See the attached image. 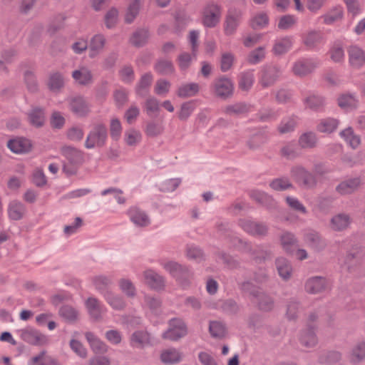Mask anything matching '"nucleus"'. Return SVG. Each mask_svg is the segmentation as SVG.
<instances>
[{
	"label": "nucleus",
	"mask_w": 365,
	"mask_h": 365,
	"mask_svg": "<svg viewBox=\"0 0 365 365\" xmlns=\"http://www.w3.org/2000/svg\"><path fill=\"white\" fill-rule=\"evenodd\" d=\"M119 17V11L114 7L110 8L106 14L104 21L107 28L111 29L114 27Z\"/></svg>",
	"instance_id": "864d4df0"
},
{
	"label": "nucleus",
	"mask_w": 365,
	"mask_h": 365,
	"mask_svg": "<svg viewBox=\"0 0 365 365\" xmlns=\"http://www.w3.org/2000/svg\"><path fill=\"white\" fill-rule=\"evenodd\" d=\"M195 102L193 101L183 103L181 105L180 109L178 113L179 119L182 120H187L195 110Z\"/></svg>",
	"instance_id": "49530a36"
},
{
	"label": "nucleus",
	"mask_w": 365,
	"mask_h": 365,
	"mask_svg": "<svg viewBox=\"0 0 365 365\" xmlns=\"http://www.w3.org/2000/svg\"><path fill=\"white\" fill-rule=\"evenodd\" d=\"M63 84L64 79L61 73L56 72L51 74L48 86L51 91H58L63 86Z\"/></svg>",
	"instance_id": "603ef678"
},
{
	"label": "nucleus",
	"mask_w": 365,
	"mask_h": 365,
	"mask_svg": "<svg viewBox=\"0 0 365 365\" xmlns=\"http://www.w3.org/2000/svg\"><path fill=\"white\" fill-rule=\"evenodd\" d=\"M107 302L115 309H122L125 307V302L122 297L114 294L110 292L104 294Z\"/></svg>",
	"instance_id": "de8ad7c7"
},
{
	"label": "nucleus",
	"mask_w": 365,
	"mask_h": 365,
	"mask_svg": "<svg viewBox=\"0 0 365 365\" xmlns=\"http://www.w3.org/2000/svg\"><path fill=\"white\" fill-rule=\"evenodd\" d=\"M350 361L358 364L365 359V341H361L354 344L349 354Z\"/></svg>",
	"instance_id": "cd10ccee"
},
{
	"label": "nucleus",
	"mask_w": 365,
	"mask_h": 365,
	"mask_svg": "<svg viewBox=\"0 0 365 365\" xmlns=\"http://www.w3.org/2000/svg\"><path fill=\"white\" fill-rule=\"evenodd\" d=\"M120 290L128 297H133L135 294V288L133 283L126 279H121L119 282Z\"/></svg>",
	"instance_id": "052dcab7"
},
{
	"label": "nucleus",
	"mask_w": 365,
	"mask_h": 365,
	"mask_svg": "<svg viewBox=\"0 0 365 365\" xmlns=\"http://www.w3.org/2000/svg\"><path fill=\"white\" fill-rule=\"evenodd\" d=\"M292 176L297 182L306 186H312L315 183L314 178L302 167L293 168Z\"/></svg>",
	"instance_id": "aec40b11"
},
{
	"label": "nucleus",
	"mask_w": 365,
	"mask_h": 365,
	"mask_svg": "<svg viewBox=\"0 0 365 365\" xmlns=\"http://www.w3.org/2000/svg\"><path fill=\"white\" fill-rule=\"evenodd\" d=\"M293 44L292 37H284L277 39L274 43L272 51L275 55H282L290 50Z\"/></svg>",
	"instance_id": "c756f323"
},
{
	"label": "nucleus",
	"mask_w": 365,
	"mask_h": 365,
	"mask_svg": "<svg viewBox=\"0 0 365 365\" xmlns=\"http://www.w3.org/2000/svg\"><path fill=\"white\" fill-rule=\"evenodd\" d=\"M319 65L315 59H300L296 61L292 66V72L295 76H304L312 72Z\"/></svg>",
	"instance_id": "0eeeda50"
},
{
	"label": "nucleus",
	"mask_w": 365,
	"mask_h": 365,
	"mask_svg": "<svg viewBox=\"0 0 365 365\" xmlns=\"http://www.w3.org/2000/svg\"><path fill=\"white\" fill-rule=\"evenodd\" d=\"M344 11L341 6H337L332 8L327 13L321 16L325 24L330 25L343 18Z\"/></svg>",
	"instance_id": "2f4dec72"
},
{
	"label": "nucleus",
	"mask_w": 365,
	"mask_h": 365,
	"mask_svg": "<svg viewBox=\"0 0 365 365\" xmlns=\"http://www.w3.org/2000/svg\"><path fill=\"white\" fill-rule=\"evenodd\" d=\"M350 223V217L346 214L340 213L331 218L330 227L334 231H341L346 229Z\"/></svg>",
	"instance_id": "a878e982"
},
{
	"label": "nucleus",
	"mask_w": 365,
	"mask_h": 365,
	"mask_svg": "<svg viewBox=\"0 0 365 365\" xmlns=\"http://www.w3.org/2000/svg\"><path fill=\"white\" fill-rule=\"evenodd\" d=\"M212 89L215 96L226 98L232 94L234 84L230 78L220 77L213 81Z\"/></svg>",
	"instance_id": "423d86ee"
},
{
	"label": "nucleus",
	"mask_w": 365,
	"mask_h": 365,
	"mask_svg": "<svg viewBox=\"0 0 365 365\" xmlns=\"http://www.w3.org/2000/svg\"><path fill=\"white\" fill-rule=\"evenodd\" d=\"M341 138L353 149H356L361 143V138L356 135L353 128H346L339 133Z\"/></svg>",
	"instance_id": "bb28decb"
},
{
	"label": "nucleus",
	"mask_w": 365,
	"mask_h": 365,
	"mask_svg": "<svg viewBox=\"0 0 365 365\" xmlns=\"http://www.w3.org/2000/svg\"><path fill=\"white\" fill-rule=\"evenodd\" d=\"M143 4V1L142 0L130 1L124 15V21L125 23L131 24L133 22L138 16Z\"/></svg>",
	"instance_id": "5701e85b"
},
{
	"label": "nucleus",
	"mask_w": 365,
	"mask_h": 365,
	"mask_svg": "<svg viewBox=\"0 0 365 365\" xmlns=\"http://www.w3.org/2000/svg\"><path fill=\"white\" fill-rule=\"evenodd\" d=\"M24 212L25 207L21 202L15 200L10 202L8 208V214L10 219L19 220L22 218Z\"/></svg>",
	"instance_id": "e433bc0d"
},
{
	"label": "nucleus",
	"mask_w": 365,
	"mask_h": 365,
	"mask_svg": "<svg viewBox=\"0 0 365 365\" xmlns=\"http://www.w3.org/2000/svg\"><path fill=\"white\" fill-rule=\"evenodd\" d=\"M151 344V337L146 331H136L130 337V344L135 348H143Z\"/></svg>",
	"instance_id": "4be33fe9"
},
{
	"label": "nucleus",
	"mask_w": 365,
	"mask_h": 365,
	"mask_svg": "<svg viewBox=\"0 0 365 365\" xmlns=\"http://www.w3.org/2000/svg\"><path fill=\"white\" fill-rule=\"evenodd\" d=\"M338 125L339 122L336 119H322L317 125V130L321 133H330L336 129Z\"/></svg>",
	"instance_id": "37998d69"
},
{
	"label": "nucleus",
	"mask_w": 365,
	"mask_h": 365,
	"mask_svg": "<svg viewBox=\"0 0 365 365\" xmlns=\"http://www.w3.org/2000/svg\"><path fill=\"white\" fill-rule=\"evenodd\" d=\"M66 123V119L63 115L59 111H54L52 113L50 123L53 128L61 129L63 127Z\"/></svg>",
	"instance_id": "13d9d810"
},
{
	"label": "nucleus",
	"mask_w": 365,
	"mask_h": 365,
	"mask_svg": "<svg viewBox=\"0 0 365 365\" xmlns=\"http://www.w3.org/2000/svg\"><path fill=\"white\" fill-rule=\"evenodd\" d=\"M339 106L345 110H351L358 106V100L351 94H343L338 99Z\"/></svg>",
	"instance_id": "79ce46f5"
},
{
	"label": "nucleus",
	"mask_w": 365,
	"mask_h": 365,
	"mask_svg": "<svg viewBox=\"0 0 365 365\" xmlns=\"http://www.w3.org/2000/svg\"><path fill=\"white\" fill-rule=\"evenodd\" d=\"M107 138L106 128L103 125H98L88 135L85 146L88 149L103 146Z\"/></svg>",
	"instance_id": "39448f33"
},
{
	"label": "nucleus",
	"mask_w": 365,
	"mask_h": 365,
	"mask_svg": "<svg viewBox=\"0 0 365 365\" xmlns=\"http://www.w3.org/2000/svg\"><path fill=\"white\" fill-rule=\"evenodd\" d=\"M276 266L279 276L284 280L289 279L292 273L291 264L284 258L280 257L276 260Z\"/></svg>",
	"instance_id": "c9c22d12"
},
{
	"label": "nucleus",
	"mask_w": 365,
	"mask_h": 365,
	"mask_svg": "<svg viewBox=\"0 0 365 365\" xmlns=\"http://www.w3.org/2000/svg\"><path fill=\"white\" fill-rule=\"evenodd\" d=\"M226 327L225 324L219 321H213L210 323L209 331L212 337L222 338L226 334Z\"/></svg>",
	"instance_id": "c03bdc74"
},
{
	"label": "nucleus",
	"mask_w": 365,
	"mask_h": 365,
	"mask_svg": "<svg viewBox=\"0 0 365 365\" xmlns=\"http://www.w3.org/2000/svg\"><path fill=\"white\" fill-rule=\"evenodd\" d=\"M144 282L154 289L163 288L164 279L153 270H146L143 273Z\"/></svg>",
	"instance_id": "393cba45"
},
{
	"label": "nucleus",
	"mask_w": 365,
	"mask_h": 365,
	"mask_svg": "<svg viewBox=\"0 0 365 365\" xmlns=\"http://www.w3.org/2000/svg\"><path fill=\"white\" fill-rule=\"evenodd\" d=\"M329 53L330 58L336 63L341 62L344 59V51L341 44L339 43L333 44Z\"/></svg>",
	"instance_id": "3c124183"
},
{
	"label": "nucleus",
	"mask_w": 365,
	"mask_h": 365,
	"mask_svg": "<svg viewBox=\"0 0 365 365\" xmlns=\"http://www.w3.org/2000/svg\"><path fill=\"white\" fill-rule=\"evenodd\" d=\"M155 69L156 72L163 75L173 73L175 71L172 61L163 59L159 60L156 63Z\"/></svg>",
	"instance_id": "8fccbe9b"
},
{
	"label": "nucleus",
	"mask_w": 365,
	"mask_h": 365,
	"mask_svg": "<svg viewBox=\"0 0 365 365\" xmlns=\"http://www.w3.org/2000/svg\"><path fill=\"white\" fill-rule=\"evenodd\" d=\"M152 81H153V76L150 73H146V74L143 75L141 77V78L136 87L137 93L140 96L144 95L147 92Z\"/></svg>",
	"instance_id": "5fc2aeb1"
},
{
	"label": "nucleus",
	"mask_w": 365,
	"mask_h": 365,
	"mask_svg": "<svg viewBox=\"0 0 365 365\" xmlns=\"http://www.w3.org/2000/svg\"><path fill=\"white\" fill-rule=\"evenodd\" d=\"M7 147L16 154H23L29 152L32 148L30 140L24 138H16L8 141Z\"/></svg>",
	"instance_id": "f8f14e48"
},
{
	"label": "nucleus",
	"mask_w": 365,
	"mask_h": 365,
	"mask_svg": "<svg viewBox=\"0 0 365 365\" xmlns=\"http://www.w3.org/2000/svg\"><path fill=\"white\" fill-rule=\"evenodd\" d=\"M242 14L240 12H229L223 23V32L225 36L234 35L241 21Z\"/></svg>",
	"instance_id": "6e6552de"
},
{
	"label": "nucleus",
	"mask_w": 365,
	"mask_h": 365,
	"mask_svg": "<svg viewBox=\"0 0 365 365\" xmlns=\"http://www.w3.org/2000/svg\"><path fill=\"white\" fill-rule=\"evenodd\" d=\"M110 132L111 137L115 140H118L122 132V126L118 118H113L110 121Z\"/></svg>",
	"instance_id": "69168bd1"
},
{
	"label": "nucleus",
	"mask_w": 365,
	"mask_h": 365,
	"mask_svg": "<svg viewBox=\"0 0 365 365\" xmlns=\"http://www.w3.org/2000/svg\"><path fill=\"white\" fill-rule=\"evenodd\" d=\"M318 317L319 315L317 312L311 313L307 319V328L301 334L300 341L307 348L313 347L317 343V338L314 332L315 327L312 324L317 321Z\"/></svg>",
	"instance_id": "20e7f679"
},
{
	"label": "nucleus",
	"mask_w": 365,
	"mask_h": 365,
	"mask_svg": "<svg viewBox=\"0 0 365 365\" xmlns=\"http://www.w3.org/2000/svg\"><path fill=\"white\" fill-rule=\"evenodd\" d=\"M299 144L303 148H312L317 144V137L314 133H305L299 139Z\"/></svg>",
	"instance_id": "09e8293b"
},
{
	"label": "nucleus",
	"mask_w": 365,
	"mask_h": 365,
	"mask_svg": "<svg viewBox=\"0 0 365 365\" xmlns=\"http://www.w3.org/2000/svg\"><path fill=\"white\" fill-rule=\"evenodd\" d=\"M268 24L269 17L264 12L256 14L250 20V26L254 29L265 28Z\"/></svg>",
	"instance_id": "a19ab883"
},
{
	"label": "nucleus",
	"mask_w": 365,
	"mask_h": 365,
	"mask_svg": "<svg viewBox=\"0 0 365 365\" xmlns=\"http://www.w3.org/2000/svg\"><path fill=\"white\" fill-rule=\"evenodd\" d=\"M297 19L293 15H285L279 19L278 28L282 30L290 29L297 23Z\"/></svg>",
	"instance_id": "bf43d9fd"
},
{
	"label": "nucleus",
	"mask_w": 365,
	"mask_h": 365,
	"mask_svg": "<svg viewBox=\"0 0 365 365\" xmlns=\"http://www.w3.org/2000/svg\"><path fill=\"white\" fill-rule=\"evenodd\" d=\"M254 80L252 72L244 73L240 76L239 86L243 91H248L252 86Z\"/></svg>",
	"instance_id": "6e6d98bb"
},
{
	"label": "nucleus",
	"mask_w": 365,
	"mask_h": 365,
	"mask_svg": "<svg viewBox=\"0 0 365 365\" xmlns=\"http://www.w3.org/2000/svg\"><path fill=\"white\" fill-rule=\"evenodd\" d=\"M86 338L88 341L91 348L95 353H105L107 351V346L98 339L93 333L87 332Z\"/></svg>",
	"instance_id": "58836bf2"
},
{
	"label": "nucleus",
	"mask_w": 365,
	"mask_h": 365,
	"mask_svg": "<svg viewBox=\"0 0 365 365\" xmlns=\"http://www.w3.org/2000/svg\"><path fill=\"white\" fill-rule=\"evenodd\" d=\"M280 242L283 250L289 254H292L297 247V240L290 232H284L280 237Z\"/></svg>",
	"instance_id": "f704fd0d"
},
{
	"label": "nucleus",
	"mask_w": 365,
	"mask_h": 365,
	"mask_svg": "<svg viewBox=\"0 0 365 365\" xmlns=\"http://www.w3.org/2000/svg\"><path fill=\"white\" fill-rule=\"evenodd\" d=\"M160 359L166 365H175L182 361L183 354L175 348L165 349L160 352Z\"/></svg>",
	"instance_id": "9d476101"
},
{
	"label": "nucleus",
	"mask_w": 365,
	"mask_h": 365,
	"mask_svg": "<svg viewBox=\"0 0 365 365\" xmlns=\"http://www.w3.org/2000/svg\"><path fill=\"white\" fill-rule=\"evenodd\" d=\"M170 86V83L166 80H158L156 82L154 90L156 94L164 96L169 92Z\"/></svg>",
	"instance_id": "774afa93"
},
{
	"label": "nucleus",
	"mask_w": 365,
	"mask_h": 365,
	"mask_svg": "<svg viewBox=\"0 0 365 365\" xmlns=\"http://www.w3.org/2000/svg\"><path fill=\"white\" fill-rule=\"evenodd\" d=\"M349 61L355 68H359L365 64V52L358 46H352L348 50Z\"/></svg>",
	"instance_id": "2eb2a0df"
},
{
	"label": "nucleus",
	"mask_w": 365,
	"mask_h": 365,
	"mask_svg": "<svg viewBox=\"0 0 365 365\" xmlns=\"http://www.w3.org/2000/svg\"><path fill=\"white\" fill-rule=\"evenodd\" d=\"M72 78L76 83L82 86H87L93 82V75L90 69L81 66L72 72Z\"/></svg>",
	"instance_id": "6ab92c4d"
},
{
	"label": "nucleus",
	"mask_w": 365,
	"mask_h": 365,
	"mask_svg": "<svg viewBox=\"0 0 365 365\" xmlns=\"http://www.w3.org/2000/svg\"><path fill=\"white\" fill-rule=\"evenodd\" d=\"M143 135L139 130L130 128L124 133L123 140L125 143L130 147L138 145L142 140Z\"/></svg>",
	"instance_id": "c85d7f7f"
},
{
	"label": "nucleus",
	"mask_w": 365,
	"mask_h": 365,
	"mask_svg": "<svg viewBox=\"0 0 365 365\" xmlns=\"http://www.w3.org/2000/svg\"><path fill=\"white\" fill-rule=\"evenodd\" d=\"M29 119L33 125L41 127L45 122V114L43 110L38 108H32L29 113Z\"/></svg>",
	"instance_id": "ea45409f"
},
{
	"label": "nucleus",
	"mask_w": 365,
	"mask_h": 365,
	"mask_svg": "<svg viewBox=\"0 0 365 365\" xmlns=\"http://www.w3.org/2000/svg\"><path fill=\"white\" fill-rule=\"evenodd\" d=\"M70 109L78 116H84L89 112V106L82 97H74L70 100Z\"/></svg>",
	"instance_id": "412c9836"
},
{
	"label": "nucleus",
	"mask_w": 365,
	"mask_h": 365,
	"mask_svg": "<svg viewBox=\"0 0 365 365\" xmlns=\"http://www.w3.org/2000/svg\"><path fill=\"white\" fill-rule=\"evenodd\" d=\"M279 71L275 66H269L262 71L259 83L264 88L272 86L279 77Z\"/></svg>",
	"instance_id": "f3484780"
},
{
	"label": "nucleus",
	"mask_w": 365,
	"mask_h": 365,
	"mask_svg": "<svg viewBox=\"0 0 365 365\" xmlns=\"http://www.w3.org/2000/svg\"><path fill=\"white\" fill-rule=\"evenodd\" d=\"M86 307L91 317L96 319H99L104 312L99 302L93 297H90L86 301Z\"/></svg>",
	"instance_id": "72a5a7b5"
},
{
	"label": "nucleus",
	"mask_w": 365,
	"mask_h": 365,
	"mask_svg": "<svg viewBox=\"0 0 365 365\" xmlns=\"http://www.w3.org/2000/svg\"><path fill=\"white\" fill-rule=\"evenodd\" d=\"M163 131V127L158 123L149 122L145 129V133L148 136L155 137L160 135Z\"/></svg>",
	"instance_id": "4d7b16f0"
},
{
	"label": "nucleus",
	"mask_w": 365,
	"mask_h": 365,
	"mask_svg": "<svg viewBox=\"0 0 365 365\" xmlns=\"http://www.w3.org/2000/svg\"><path fill=\"white\" fill-rule=\"evenodd\" d=\"M127 214L130 221L138 227H145L150 224V219L148 215L137 207H130Z\"/></svg>",
	"instance_id": "1a4fd4ad"
},
{
	"label": "nucleus",
	"mask_w": 365,
	"mask_h": 365,
	"mask_svg": "<svg viewBox=\"0 0 365 365\" xmlns=\"http://www.w3.org/2000/svg\"><path fill=\"white\" fill-rule=\"evenodd\" d=\"M328 286L326 279L320 277L309 278L305 283V290L310 294H318L324 291Z\"/></svg>",
	"instance_id": "4468645a"
},
{
	"label": "nucleus",
	"mask_w": 365,
	"mask_h": 365,
	"mask_svg": "<svg viewBox=\"0 0 365 365\" xmlns=\"http://www.w3.org/2000/svg\"><path fill=\"white\" fill-rule=\"evenodd\" d=\"M200 91V86L196 83L182 84L177 90V95L180 98L195 96Z\"/></svg>",
	"instance_id": "473e14b6"
},
{
	"label": "nucleus",
	"mask_w": 365,
	"mask_h": 365,
	"mask_svg": "<svg viewBox=\"0 0 365 365\" xmlns=\"http://www.w3.org/2000/svg\"><path fill=\"white\" fill-rule=\"evenodd\" d=\"M363 184L364 180L361 177L350 178L339 183L336 187V191L341 195H349L357 190Z\"/></svg>",
	"instance_id": "9b49d317"
},
{
	"label": "nucleus",
	"mask_w": 365,
	"mask_h": 365,
	"mask_svg": "<svg viewBox=\"0 0 365 365\" xmlns=\"http://www.w3.org/2000/svg\"><path fill=\"white\" fill-rule=\"evenodd\" d=\"M240 226L252 235H264L267 232V227L265 225L249 220H241Z\"/></svg>",
	"instance_id": "ddd939ff"
},
{
	"label": "nucleus",
	"mask_w": 365,
	"mask_h": 365,
	"mask_svg": "<svg viewBox=\"0 0 365 365\" xmlns=\"http://www.w3.org/2000/svg\"><path fill=\"white\" fill-rule=\"evenodd\" d=\"M105 44L106 38L103 35L96 34L93 36L88 46L90 57L94 58L99 55L103 51Z\"/></svg>",
	"instance_id": "b1692460"
},
{
	"label": "nucleus",
	"mask_w": 365,
	"mask_h": 365,
	"mask_svg": "<svg viewBox=\"0 0 365 365\" xmlns=\"http://www.w3.org/2000/svg\"><path fill=\"white\" fill-rule=\"evenodd\" d=\"M149 38L148 31L146 29H140L135 31L130 38L131 44L135 46H142Z\"/></svg>",
	"instance_id": "a18cd8bd"
},
{
	"label": "nucleus",
	"mask_w": 365,
	"mask_h": 365,
	"mask_svg": "<svg viewBox=\"0 0 365 365\" xmlns=\"http://www.w3.org/2000/svg\"><path fill=\"white\" fill-rule=\"evenodd\" d=\"M22 338L27 343L36 346L45 345L48 342V339L45 334L33 329L24 331Z\"/></svg>",
	"instance_id": "a211bd4d"
},
{
	"label": "nucleus",
	"mask_w": 365,
	"mask_h": 365,
	"mask_svg": "<svg viewBox=\"0 0 365 365\" xmlns=\"http://www.w3.org/2000/svg\"><path fill=\"white\" fill-rule=\"evenodd\" d=\"M70 347L79 357L83 359L87 357V350L79 341L76 339L71 340Z\"/></svg>",
	"instance_id": "680f3d73"
},
{
	"label": "nucleus",
	"mask_w": 365,
	"mask_h": 365,
	"mask_svg": "<svg viewBox=\"0 0 365 365\" xmlns=\"http://www.w3.org/2000/svg\"><path fill=\"white\" fill-rule=\"evenodd\" d=\"M163 268L178 281H180V277L186 272V270L180 264L172 261L165 262Z\"/></svg>",
	"instance_id": "4c0bfd02"
},
{
	"label": "nucleus",
	"mask_w": 365,
	"mask_h": 365,
	"mask_svg": "<svg viewBox=\"0 0 365 365\" xmlns=\"http://www.w3.org/2000/svg\"><path fill=\"white\" fill-rule=\"evenodd\" d=\"M32 182L38 187H42L46 184V177L42 169L34 170L32 174Z\"/></svg>",
	"instance_id": "0e129e2a"
},
{
	"label": "nucleus",
	"mask_w": 365,
	"mask_h": 365,
	"mask_svg": "<svg viewBox=\"0 0 365 365\" xmlns=\"http://www.w3.org/2000/svg\"><path fill=\"white\" fill-rule=\"evenodd\" d=\"M264 56V48L263 47H258L249 54L248 61L252 64H256L260 62Z\"/></svg>",
	"instance_id": "e2e57ef3"
},
{
	"label": "nucleus",
	"mask_w": 365,
	"mask_h": 365,
	"mask_svg": "<svg viewBox=\"0 0 365 365\" xmlns=\"http://www.w3.org/2000/svg\"><path fill=\"white\" fill-rule=\"evenodd\" d=\"M168 329L163 332L162 337L164 339L178 341L185 336L187 334V328L181 319L175 318L169 321Z\"/></svg>",
	"instance_id": "7ed1b4c3"
},
{
	"label": "nucleus",
	"mask_w": 365,
	"mask_h": 365,
	"mask_svg": "<svg viewBox=\"0 0 365 365\" xmlns=\"http://www.w3.org/2000/svg\"><path fill=\"white\" fill-rule=\"evenodd\" d=\"M250 285L251 284L250 283H245L242 287L243 289L250 292V294H252L255 298H259V300L257 302L258 303L259 307L261 309L264 311L271 309L272 307V299L264 294L259 292L258 290H252Z\"/></svg>",
	"instance_id": "dca6fc26"
},
{
	"label": "nucleus",
	"mask_w": 365,
	"mask_h": 365,
	"mask_svg": "<svg viewBox=\"0 0 365 365\" xmlns=\"http://www.w3.org/2000/svg\"><path fill=\"white\" fill-rule=\"evenodd\" d=\"M145 109L148 115L158 112L160 110L158 101L154 97H149L145 103Z\"/></svg>",
	"instance_id": "338daca9"
},
{
	"label": "nucleus",
	"mask_w": 365,
	"mask_h": 365,
	"mask_svg": "<svg viewBox=\"0 0 365 365\" xmlns=\"http://www.w3.org/2000/svg\"><path fill=\"white\" fill-rule=\"evenodd\" d=\"M222 15V6L215 2L207 4L202 11V24L207 28H215L220 22Z\"/></svg>",
	"instance_id": "f03ea898"
},
{
	"label": "nucleus",
	"mask_w": 365,
	"mask_h": 365,
	"mask_svg": "<svg viewBox=\"0 0 365 365\" xmlns=\"http://www.w3.org/2000/svg\"><path fill=\"white\" fill-rule=\"evenodd\" d=\"M29 365H61L58 360L51 356H46V351H41L33 356L29 361Z\"/></svg>",
	"instance_id": "7c9ffc66"
},
{
	"label": "nucleus",
	"mask_w": 365,
	"mask_h": 365,
	"mask_svg": "<svg viewBox=\"0 0 365 365\" xmlns=\"http://www.w3.org/2000/svg\"><path fill=\"white\" fill-rule=\"evenodd\" d=\"M61 155L66 158L63 170L67 175H75L84 161L83 153L78 149L65 145L61 148Z\"/></svg>",
	"instance_id": "f257e3e1"
}]
</instances>
